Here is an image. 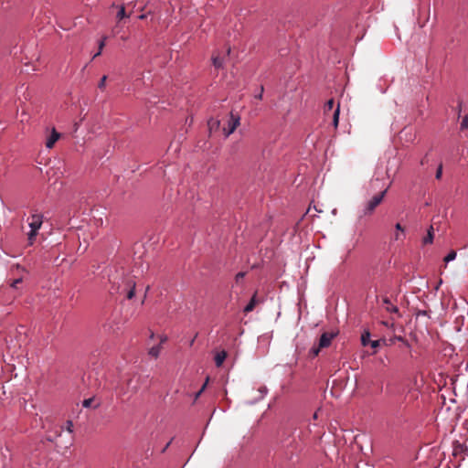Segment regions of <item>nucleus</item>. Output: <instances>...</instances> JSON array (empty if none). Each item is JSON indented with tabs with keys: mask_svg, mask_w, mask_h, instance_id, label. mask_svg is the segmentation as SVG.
Instances as JSON below:
<instances>
[{
	"mask_svg": "<svg viewBox=\"0 0 468 468\" xmlns=\"http://www.w3.org/2000/svg\"><path fill=\"white\" fill-rule=\"evenodd\" d=\"M109 281L112 284L110 292L112 294L123 295L126 299H132L134 296L136 282L134 277L130 274L119 273L109 274Z\"/></svg>",
	"mask_w": 468,
	"mask_h": 468,
	"instance_id": "1",
	"label": "nucleus"
},
{
	"mask_svg": "<svg viewBox=\"0 0 468 468\" xmlns=\"http://www.w3.org/2000/svg\"><path fill=\"white\" fill-rule=\"evenodd\" d=\"M43 214L36 209L32 210L28 218H27V222L30 229V230L27 233V244L29 246H32L35 243L36 238L38 234V230L40 229L43 224Z\"/></svg>",
	"mask_w": 468,
	"mask_h": 468,
	"instance_id": "2",
	"label": "nucleus"
},
{
	"mask_svg": "<svg viewBox=\"0 0 468 468\" xmlns=\"http://www.w3.org/2000/svg\"><path fill=\"white\" fill-rule=\"evenodd\" d=\"M388 188L386 187L384 190H382L379 194L374 196L370 200H368L364 208H363V215L368 216L371 215L376 207L382 202L383 198L385 197Z\"/></svg>",
	"mask_w": 468,
	"mask_h": 468,
	"instance_id": "3",
	"label": "nucleus"
},
{
	"mask_svg": "<svg viewBox=\"0 0 468 468\" xmlns=\"http://www.w3.org/2000/svg\"><path fill=\"white\" fill-rule=\"evenodd\" d=\"M240 123V117L238 114L230 112V118L228 122V126L223 128L225 137H229Z\"/></svg>",
	"mask_w": 468,
	"mask_h": 468,
	"instance_id": "4",
	"label": "nucleus"
},
{
	"mask_svg": "<svg viewBox=\"0 0 468 468\" xmlns=\"http://www.w3.org/2000/svg\"><path fill=\"white\" fill-rule=\"evenodd\" d=\"M142 378L140 376H133L127 382V389L129 392L136 393L141 388Z\"/></svg>",
	"mask_w": 468,
	"mask_h": 468,
	"instance_id": "5",
	"label": "nucleus"
},
{
	"mask_svg": "<svg viewBox=\"0 0 468 468\" xmlns=\"http://www.w3.org/2000/svg\"><path fill=\"white\" fill-rule=\"evenodd\" d=\"M335 336L334 333H324L319 339V347L324 348L331 345L333 338Z\"/></svg>",
	"mask_w": 468,
	"mask_h": 468,
	"instance_id": "6",
	"label": "nucleus"
},
{
	"mask_svg": "<svg viewBox=\"0 0 468 468\" xmlns=\"http://www.w3.org/2000/svg\"><path fill=\"white\" fill-rule=\"evenodd\" d=\"M59 138L60 133H58L55 128H52L49 135L47 137L46 147L51 149Z\"/></svg>",
	"mask_w": 468,
	"mask_h": 468,
	"instance_id": "7",
	"label": "nucleus"
},
{
	"mask_svg": "<svg viewBox=\"0 0 468 468\" xmlns=\"http://www.w3.org/2000/svg\"><path fill=\"white\" fill-rule=\"evenodd\" d=\"M382 303L387 312L391 314L399 313V308L391 303L388 297H383Z\"/></svg>",
	"mask_w": 468,
	"mask_h": 468,
	"instance_id": "8",
	"label": "nucleus"
},
{
	"mask_svg": "<svg viewBox=\"0 0 468 468\" xmlns=\"http://www.w3.org/2000/svg\"><path fill=\"white\" fill-rule=\"evenodd\" d=\"M395 229H396V233L394 235V239L395 240H402L405 238L404 228L399 223H397L395 225Z\"/></svg>",
	"mask_w": 468,
	"mask_h": 468,
	"instance_id": "9",
	"label": "nucleus"
},
{
	"mask_svg": "<svg viewBox=\"0 0 468 468\" xmlns=\"http://www.w3.org/2000/svg\"><path fill=\"white\" fill-rule=\"evenodd\" d=\"M227 357V352L226 351H220L218 353H217V355L215 356V364L218 367H221L223 362L225 361Z\"/></svg>",
	"mask_w": 468,
	"mask_h": 468,
	"instance_id": "10",
	"label": "nucleus"
},
{
	"mask_svg": "<svg viewBox=\"0 0 468 468\" xmlns=\"http://www.w3.org/2000/svg\"><path fill=\"white\" fill-rule=\"evenodd\" d=\"M256 303H257L256 294H254L251 297L250 301L248 303V304L244 307L243 312L245 314L251 312L254 309Z\"/></svg>",
	"mask_w": 468,
	"mask_h": 468,
	"instance_id": "11",
	"label": "nucleus"
},
{
	"mask_svg": "<svg viewBox=\"0 0 468 468\" xmlns=\"http://www.w3.org/2000/svg\"><path fill=\"white\" fill-rule=\"evenodd\" d=\"M161 348H162L161 344L156 345V346H154L153 347H151V348L149 349L148 354H149L151 356H153V357H154V358H157V357L159 356V355H160Z\"/></svg>",
	"mask_w": 468,
	"mask_h": 468,
	"instance_id": "12",
	"label": "nucleus"
},
{
	"mask_svg": "<svg viewBox=\"0 0 468 468\" xmlns=\"http://www.w3.org/2000/svg\"><path fill=\"white\" fill-rule=\"evenodd\" d=\"M432 241H433V227L431 226L430 229H428L427 236L424 237V239H423V243L431 244V243H432Z\"/></svg>",
	"mask_w": 468,
	"mask_h": 468,
	"instance_id": "13",
	"label": "nucleus"
},
{
	"mask_svg": "<svg viewBox=\"0 0 468 468\" xmlns=\"http://www.w3.org/2000/svg\"><path fill=\"white\" fill-rule=\"evenodd\" d=\"M370 340V333L368 331H365L361 335V344L366 346L369 345Z\"/></svg>",
	"mask_w": 468,
	"mask_h": 468,
	"instance_id": "14",
	"label": "nucleus"
},
{
	"mask_svg": "<svg viewBox=\"0 0 468 468\" xmlns=\"http://www.w3.org/2000/svg\"><path fill=\"white\" fill-rule=\"evenodd\" d=\"M339 113H340L339 105H337V108L335 110L334 114H333V124L335 128L338 126Z\"/></svg>",
	"mask_w": 468,
	"mask_h": 468,
	"instance_id": "15",
	"label": "nucleus"
},
{
	"mask_svg": "<svg viewBox=\"0 0 468 468\" xmlns=\"http://www.w3.org/2000/svg\"><path fill=\"white\" fill-rule=\"evenodd\" d=\"M220 124V122L215 119H210L207 122L209 130L212 131L214 129H218Z\"/></svg>",
	"mask_w": 468,
	"mask_h": 468,
	"instance_id": "16",
	"label": "nucleus"
},
{
	"mask_svg": "<svg viewBox=\"0 0 468 468\" xmlns=\"http://www.w3.org/2000/svg\"><path fill=\"white\" fill-rule=\"evenodd\" d=\"M213 65L217 69H220L223 66V59L216 56L212 58Z\"/></svg>",
	"mask_w": 468,
	"mask_h": 468,
	"instance_id": "17",
	"label": "nucleus"
},
{
	"mask_svg": "<svg viewBox=\"0 0 468 468\" xmlns=\"http://www.w3.org/2000/svg\"><path fill=\"white\" fill-rule=\"evenodd\" d=\"M456 251L454 250H451L445 257H444V261L446 263H449L450 261H452L456 259Z\"/></svg>",
	"mask_w": 468,
	"mask_h": 468,
	"instance_id": "18",
	"label": "nucleus"
},
{
	"mask_svg": "<svg viewBox=\"0 0 468 468\" xmlns=\"http://www.w3.org/2000/svg\"><path fill=\"white\" fill-rule=\"evenodd\" d=\"M130 15H126L124 5H121L119 11L117 13V18L122 20V18L129 16Z\"/></svg>",
	"mask_w": 468,
	"mask_h": 468,
	"instance_id": "19",
	"label": "nucleus"
},
{
	"mask_svg": "<svg viewBox=\"0 0 468 468\" xmlns=\"http://www.w3.org/2000/svg\"><path fill=\"white\" fill-rule=\"evenodd\" d=\"M322 347H319V345L316 346H314L311 349H310V356L314 357L316 356H318L319 352H320V349Z\"/></svg>",
	"mask_w": 468,
	"mask_h": 468,
	"instance_id": "20",
	"label": "nucleus"
},
{
	"mask_svg": "<svg viewBox=\"0 0 468 468\" xmlns=\"http://www.w3.org/2000/svg\"><path fill=\"white\" fill-rule=\"evenodd\" d=\"M93 401H94L93 398L86 399L83 400L82 406L84 408H90V407L92 406Z\"/></svg>",
	"mask_w": 468,
	"mask_h": 468,
	"instance_id": "21",
	"label": "nucleus"
},
{
	"mask_svg": "<svg viewBox=\"0 0 468 468\" xmlns=\"http://www.w3.org/2000/svg\"><path fill=\"white\" fill-rule=\"evenodd\" d=\"M461 130H468V117L465 116L461 122Z\"/></svg>",
	"mask_w": 468,
	"mask_h": 468,
	"instance_id": "22",
	"label": "nucleus"
},
{
	"mask_svg": "<svg viewBox=\"0 0 468 468\" xmlns=\"http://www.w3.org/2000/svg\"><path fill=\"white\" fill-rule=\"evenodd\" d=\"M335 105V101L333 99L329 100L326 104H325V108H324V111L326 112L327 110L330 111L333 109Z\"/></svg>",
	"mask_w": 468,
	"mask_h": 468,
	"instance_id": "23",
	"label": "nucleus"
},
{
	"mask_svg": "<svg viewBox=\"0 0 468 468\" xmlns=\"http://www.w3.org/2000/svg\"><path fill=\"white\" fill-rule=\"evenodd\" d=\"M208 381V378H207L206 382L203 384V386L201 387V388L197 392L196 396H195V399H197L200 395L201 393L205 390L206 387H207V383Z\"/></svg>",
	"mask_w": 468,
	"mask_h": 468,
	"instance_id": "24",
	"label": "nucleus"
},
{
	"mask_svg": "<svg viewBox=\"0 0 468 468\" xmlns=\"http://www.w3.org/2000/svg\"><path fill=\"white\" fill-rule=\"evenodd\" d=\"M267 391H268V390H267V388H266V387H261V388H259V392H260V394H261V396H260V398H259V399H263V398H264V396L267 394Z\"/></svg>",
	"mask_w": 468,
	"mask_h": 468,
	"instance_id": "25",
	"label": "nucleus"
},
{
	"mask_svg": "<svg viewBox=\"0 0 468 468\" xmlns=\"http://www.w3.org/2000/svg\"><path fill=\"white\" fill-rule=\"evenodd\" d=\"M106 80H107V77L106 76H102V78L101 79V80H100V82L98 84V87L100 89H103L104 88Z\"/></svg>",
	"mask_w": 468,
	"mask_h": 468,
	"instance_id": "26",
	"label": "nucleus"
},
{
	"mask_svg": "<svg viewBox=\"0 0 468 468\" xmlns=\"http://www.w3.org/2000/svg\"><path fill=\"white\" fill-rule=\"evenodd\" d=\"M104 47V39H102L100 44H99V51L93 56V58H96L97 56H99L101 53V49L103 48Z\"/></svg>",
	"mask_w": 468,
	"mask_h": 468,
	"instance_id": "27",
	"label": "nucleus"
},
{
	"mask_svg": "<svg viewBox=\"0 0 468 468\" xmlns=\"http://www.w3.org/2000/svg\"><path fill=\"white\" fill-rule=\"evenodd\" d=\"M370 346L372 348H377L379 346V341L378 340H371V342L369 343Z\"/></svg>",
	"mask_w": 468,
	"mask_h": 468,
	"instance_id": "28",
	"label": "nucleus"
},
{
	"mask_svg": "<svg viewBox=\"0 0 468 468\" xmlns=\"http://www.w3.org/2000/svg\"><path fill=\"white\" fill-rule=\"evenodd\" d=\"M441 173H442V168H441V165L439 166L437 172H436V178L437 179H440L441 176Z\"/></svg>",
	"mask_w": 468,
	"mask_h": 468,
	"instance_id": "29",
	"label": "nucleus"
},
{
	"mask_svg": "<svg viewBox=\"0 0 468 468\" xmlns=\"http://www.w3.org/2000/svg\"><path fill=\"white\" fill-rule=\"evenodd\" d=\"M72 426H73L72 421H70V420L67 421V430L69 431V433L72 432Z\"/></svg>",
	"mask_w": 468,
	"mask_h": 468,
	"instance_id": "30",
	"label": "nucleus"
},
{
	"mask_svg": "<svg viewBox=\"0 0 468 468\" xmlns=\"http://www.w3.org/2000/svg\"><path fill=\"white\" fill-rule=\"evenodd\" d=\"M244 275H245L244 272H238L235 277L236 282H239V280H241L244 277Z\"/></svg>",
	"mask_w": 468,
	"mask_h": 468,
	"instance_id": "31",
	"label": "nucleus"
},
{
	"mask_svg": "<svg viewBox=\"0 0 468 468\" xmlns=\"http://www.w3.org/2000/svg\"><path fill=\"white\" fill-rule=\"evenodd\" d=\"M21 282H22V280H21V279H16V280H15V281H14V282L12 283V287L16 288V287H17V285H18L19 283H21Z\"/></svg>",
	"mask_w": 468,
	"mask_h": 468,
	"instance_id": "32",
	"label": "nucleus"
},
{
	"mask_svg": "<svg viewBox=\"0 0 468 468\" xmlns=\"http://www.w3.org/2000/svg\"><path fill=\"white\" fill-rule=\"evenodd\" d=\"M166 340H167V336H166V335H161V336H160V344H161V345H162L163 343H165Z\"/></svg>",
	"mask_w": 468,
	"mask_h": 468,
	"instance_id": "33",
	"label": "nucleus"
},
{
	"mask_svg": "<svg viewBox=\"0 0 468 468\" xmlns=\"http://www.w3.org/2000/svg\"><path fill=\"white\" fill-rule=\"evenodd\" d=\"M262 93H263V87L261 88V92H260V94H258L257 98L261 99Z\"/></svg>",
	"mask_w": 468,
	"mask_h": 468,
	"instance_id": "34",
	"label": "nucleus"
},
{
	"mask_svg": "<svg viewBox=\"0 0 468 468\" xmlns=\"http://www.w3.org/2000/svg\"><path fill=\"white\" fill-rule=\"evenodd\" d=\"M104 328H105V330H107V331H111V330L112 329V326H110V325H108V324H104Z\"/></svg>",
	"mask_w": 468,
	"mask_h": 468,
	"instance_id": "35",
	"label": "nucleus"
},
{
	"mask_svg": "<svg viewBox=\"0 0 468 468\" xmlns=\"http://www.w3.org/2000/svg\"><path fill=\"white\" fill-rule=\"evenodd\" d=\"M139 19L143 20L146 18V15L143 14L138 16Z\"/></svg>",
	"mask_w": 468,
	"mask_h": 468,
	"instance_id": "36",
	"label": "nucleus"
},
{
	"mask_svg": "<svg viewBox=\"0 0 468 468\" xmlns=\"http://www.w3.org/2000/svg\"><path fill=\"white\" fill-rule=\"evenodd\" d=\"M171 442H172V440H171L169 442H167V444L165 445V447L163 449V452H165V451L169 447V445L171 444Z\"/></svg>",
	"mask_w": 468,
	"mask_h": 468,
	"instance_id": "37",
	"label": "nucleus"
},
{
	"mask_svg": "<svg viewBox=\"0 0 468 468\" xmlns=\"http://www.w3.org/2000/svg\"><path fill=\"white\" fill-rule=\"evenodd\" d=\"M154 333H151L150 337H151V338H154Z\"/></svg>",
	"mask_w": 468,
	"mask_h": 468,
	"instance_id": "38",
	"label": "nucleus"
},
{
	"mask_svg": "<svg viewBox=\"0 0 468 468\" xmlns=\"http://www.w3.org/2000/svg\"><path fill=\"white\" fill-rule=\"evenodd\" d=\"M48 441H53V439H51V438H48Z\"/></svg>",
	"mask_w": 468,
	"mask_h": 468,
	"instance_id": "39",
	"label": "nucleus"
}]
</instances>
